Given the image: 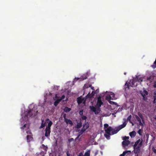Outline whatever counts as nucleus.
Returning a JSON list of instances; mask_svg holds the SVG:
<instances>
[{
	"label": "nucleus",
	"mask_w": 156,
	"mask_h": 156,
	"mask_svg": "<svg viewBox=\"0 0 156 156\" xmlns=\"http://www.w3.org/2000/svg\"><path fill=\"white\" fill-rule=\"evenodd\" d=\"M124 122L123 123L118 127H115V129H113L112 127L110 126L107 129L105 130V133L104 134V136L108 140L110 139V135L116 134L121 129L125 127L127 124L126 122V119H124Z\"/></svg>",
	"instance_id": "nucleus-1"
},
{
	"label": "nucleus",
	"mask_w": 156,
	"mask_h": 156,
	"mask_svg": "<svg viewBox=\"0 0 156 156\" xmlns=\"http://www.w3.org/2000/svg\"><path fill=\"white\" fill-rule=\"evenodd\" d=\"M103 104V102L101 99V97H99L98 98L97 102L95 107L94 106H90V108L92 111L94 112L95 114H98L101 111L100 107Z\"/></svg>",
	"instance_id": "nucleus-2"
},
{
	"label": "nucleus",
	"mask_w": 156,
	"mask_h": 156,
	"mask_svg": "<svg viewBox=\"0 0 156 156\" xmlns=\"http://www.w3.org/2000/svg\"><path fill=\"white\" fill-rule=\"evenodd\" d=\"M143 141V139H141L140 142H139L137 147L135 148V150L134 151V153L135 154H138L140 153V148L142 145Z\"/></svg>",
	"instance_id": "nucleus-3"
},
{
	"label": "nucleus",
	"mask_w": 156,
	"mask_h": 156,
	"mask_svg": "<svg viewBox=\"0 0 156 156\" xmlns=\"http://www.w3.org/2000/svg\"><path fill=\"white\" fill-rule=\"evenodd\" d=\"M140 93L143 97L144 100L145 101H146L147 99L146 96L148 94V92L147 91L144 90L143 91H140Z\"/></svg>",
	"instance_id": "nucleus-4"
},
{
	"label": "nucleus",
	"mask_w": 156,
	"mask_h": 156,
	"mask_svg": "<svg viewBox=\"0 0 156 156\" xmlns=\"http://www.w3.org/2000/svg\"><path fill=\"white\" fill-rule=\"evenodd\" d=\"M49 121V119H47L45 122H44V120L43 119H41V126L40 127V129H41L44 127L46 125V122H48V121Z\"/></svg>",
	"instance_id": "nucleus-5"
},
{
	"label": "nucleus",
	"mask_w": 156,
	"mask_h": 156,
	"mask_svg": "<svg viewBox=\"0 0 156 156\" xmlns=\"http://www.w3.org/2000/svg\"><path fill=\"white\" fill-rule=\"evenodd\" d=\"M88 74L89 73L87 72L86 73V75H83L81 76L80 78H77V80L80 79V80L82 81L86 79L87 78V76L88 75Z\"/></svg>",
	"instance_id": "nucleus-6"
},
{
	"label": "nucleus",
	"mask_w": 156,
	"mask_h": 156,
	"mask_svg": "<svg viewBox=\"0 0 156 156\" xmlns=\"http://www.w3.org/2000/svg\"><path fill=\"white\" fill-rule=\"evenodd\" d=\"M45 131V136L46 137H49L51 133V129L46 128Z\"/></svg>",
	"instance_id": "nucleus-7"
},
{
	"label": "nucleus",
	"mask_w": 156,
	"mask_h": 156,
	"mask_svg": "<svg viewBox=\"0 0 156 156\" xmlns=\"http://www.w3.org/2000/svg\"><path fill=\"white\" fill-rule=\"evenodd\" d=\"M89 126V124L88 122H87L86 121L85 122L84 124L83 125V128L85 130L87 129Z\"/></svg>",
	"instance_id": "nucleus-8"
},
{
	"label": "nucleus",
	"mask_w": 156,
	"mask_h": 156,
	"mask_svg": "<svg viewBox=\"0 0 156 156\" xmlns=\"http://www.w3.org/2000/svg\"><path fill=\"white\" fill-rule=\"evenodd\" d=\"M84 100L83 98L81 97H79L77 98V102L78 104H80L82 103Z\"/></svg>",
	"instance_id": "nucleus-9"
},
{
	"label": "nucleus",
	"mask_w": 156,
	"mask_h": 156,
	"mask_svg": "<svg viewBox=\"0 0 156 156\" xmlns=\"http://www.w3.org/2000/svg\"><path fill=\"white\" fill-rule=\"evenodd\" d=\"M33 139V138L31 135H28L27 136V142L29 143Z\"/></svg>",
	"instance_id": "nucleus-10"
},
{
	"label": "nucleus",
	"mask_w": 156,
	"mask_h": 156,
	"mask_svg": "<svg viewBox=\"0 0 156 156\" xmlns=\"http://www.w3.org/2000/svg\"><path fill=\"white\" fill-rule=\"evenodd\" d=\"M33 109H30L27 112V115H26V116H27L28 115L30 116V117H31L33 115V113H32V111Z\"/></svg>",
	"instance_id": "nucleus-11"
},
{
	"label": "nucleus",
	"mask_w": 156,
	"mask_h": 156,
	"mask_svg": "<svg viewBox=\"0 0 156 156\" xmlns=\"http://www.w3.org/2000/svg\"><path fill=\"white\" fill-rule=\"evenodd\" d=\"M140 141V139H139L133 145L134 151L135 150V148L137 147V145L139 144V143Z\"/></svg>",
	"instance_id": "nucleus-12"
},
{
	"label": "nucleus",
	"mask_w": 156,
	"mask_h": 156,
	"mask_svg": "<svg viewBox=\"0 0 156 156\" xmlns=\"http://www.w3.org/2000/svg\"><path fill=\"white\" fill-rule=\"evenodd\" d=\"M85 129H83V128L81 129L80 130V131L79 133V135L76 137V139L78 138L82 134H83V133L86 131Z\"/></svg>",
	"instance_id": "nucleus-13"
},
{
	"label": "nucleus",
	"mask_w": 156,
	"mask_h": 156,
	"mask_svg": "<svg viewBox=\"0 0 156 156\" xmlns=\"http://www.w3.org/2000/svg\"><path fill=\"white\" fill-rule=\"evenodd\" d=\"M130 141L129 140L123 141L122 142V144L123 146H128L130 144Z\"/></svg>",
	"instance_id": "nucleus-14"
},
{
	"label": "nucleus",
	"mask_w": 156,
	"mask_h": 156,
	"mask_svg": "<svg viewBox=\"0 0 156 156\" xmlns=\"http://www.w3.org/2000/svg\"><path fill=\"white\" fill-rule=\"evenodd\" d=\"M82 126V122L81 121L79 122H77V124L76 126V128L77 129H79Z\"/></svg>",
	"instance_id": "nucleus-15"
},
{
	"label": "nucleus",
	"mask_w": 156,
	"mask_h": 156,
	"mask_svg": "<svg viewBox=\"0 0 156 156\" xmlns=\"http://www.w3.org/2000/svg\"><path fill=\"white\" fill-rule=\"evenodd\" d=\"M136 135V132L135 131H133L129 133V135L131 137H134Z\"/></svg>",
	"instance_id": "nucleus-16"
},
{
	"label": "nucleus",
	"mask_w": 156,
	"mask_h": 156,
	"mask_svg": "<svg viewBox=\"0 0 156 156\" xmlns=\"http://www.w3.org/2000/svg\"><path fill=\"white\" fill-rule=\"evenodd\" d=\"M64 121L67 124H69L71 125H72L73 124L72 122L70 119H66Z\"/></svg>",
	"instance_id": "nucleus-17"
},
{
	"label": "nucleus",
	"mask_w": 156,
	"mask_h": 156,
	"mask_svg": "<svg viewBox=\"0 0 156 156\" xmlns=\"http://www.w3.org/2000/svg\"><path fill=\"white\" fill-rule=\"evenodd\" d=\"M61 100L59 98L57 99L54 102V105L55 106H56L60 102Z\"/></svg>",
	"instance_id": "nucleus-18"
},
{
	"label": "nucleus",
	"mask_w": 156,
	"mask_h": 156,
	"mask_svg": "<svg viewBox=\"0 0 156 156\" xmlns=\"http://www.w3.org/2000/svg\"><path fill=\"white\" fill-rule=\"evenodd\" d=\"M71 110V109L70 108L68 107H65L63 109L64 111L66 112H70Z\"/></svg>",
	"instance_id": "nucleus-19"
},
{
	"label": "nucleus",
	"mask_w": 156,
	"mask_h": 156,
	"mask_svg": "<svg viewBox=\"0 0 156 156\" xmlns=\"http://www.w3.org/2000/svg\"><path fill=\"white\" fill-rule=\"evenodd\" d=\"M138 116L140 118L143 122L144 121V118L142 114L140 112H139L138 113Z\"/></svg>",
	"instance_id": "nucleus-20"
},
{
	"label": "nucleus",
	"mask_w": 156,
	"mask_h": 156,
	"mask_svg": "<svg viewBox=\"0 0 156 156\" xmlns=\"http://www.w3.org/2000/svg\"><path fill=\"white\" fill-rule=\"evenodd\" d=\"M49 121V122L48 123V126L46 127V128L51 129V127L52 124V122L51 121Z\"/></svg>",
	"instance_id": "nucleus-21"
},
{
	"label": "nucleus",
	"mask_w": 156,
	"mask_h": 156,
	"mask_svg": "<svg viewBox=\"0 0 156 156\" xmlns=\"http://www.w3.org/2000/svg\"><path fill=\"white\" fill-rule=\"evenodd\" d=\"M81 117V118L80 119V121L82 122V120H84L85 121H86V120L87 119V117L86 116L83 115Z\"/></svg>",
	"instance_id": "nucleus-22"
},
{
	"label": "nucleus",
	"mask_w": 156,
	"mask_h": 156,
	"mask_svg": "<svg viewBox=\"0 0 156 156\" xmlns=\"http://www.w3.org/2000/svg\"><path fill=\"white\" fill-rule=\"evenodd\" d=\"M105 99L106 100L108 101H110L111 100H112L111 96L110 95H108L106 96Z\"/></svg>",
	"instance_id": "nucleus-23"
},
{
	"label": "nucleus",
	"mask_w": 156,
	"mask_h": 156,
	"mask_svg": "<svg viewBox=\"0 0 156 156\" xmlns=\"http://www.w3.org/2000/svg\"><path fill=\"white\" fill-rule=\"evenodd\" d=\"M90 151L88 150L86 152L83 156H90Z\"/></svg>",
	"instance_id": "nucleus-24"
},
{
	"label": "nucleus",
	"mask_w": 156,
	"mask_h": 156,
	"mask_svg": "<svg viewBox=\"0 0 156 156\" xmlns=\"http://www.w3.org/2000/svg\"><path fill=\"white\" fill-rule=\"evenodd\" d=\"M110 95L111 96L112 100L115 99V94L113 93L112 92Z\"/></svg>",
	"instance_id": "nucleus-25"
},
{
	"label": "nucleus",
	"mask_w": 156,
	"mask_h": 156,
	"mask_svg": "<svg viewBox=\"0 0 156 156\" xmlns=\"http://www.w3.org/2000/svg\"><path fill=\"white\" fill-rule=\"evenodd\" d=\"M135 117H136V119L137 121L138 122H139V123L140 122H141V120L140 119V117H139L138 116L136 115H135Z\"/></svg>",
	"instance_id": "nucleus-26"
},
{
	"label": "nucleus",
	"mask_w": 156,
	"mask_h": 156,
	"mask_svg": "<svg viewBox=\"0 0 156 156\" xmlns=\"http://www.w3.org/2000/svg\"><path fill=\"white\" fill-rule=\"evenodd\" d=\"M128 152H130L129 151H125L123 152L122 154H121L120 156H125L126 154H127Z\"/></svg>",
	"instance_id": "nucleus-27"
},
{
	"label": "nucleus",
	"mask_w": 156,
	"mask_h": 156,
	"mask_svg": "<svg viewBox=\"0 0 156 156\" xmlns=\"http://www.w3.org/2000/svg\"><path fill=\"white\" fill-rule=\"evenodd\" d=\"M151 67L153 68H156V58L155 61L154 62L153 64L151 65Z\"/></svg>",
	"instance_id": "nucleus-28"
},
{
	"label": "nucleus",
	"mask_w": 156,
	"mask_h": 156,
	"mask_svg": "<svg viewBox=\"0 0 156 156\" xmlns=\"http://www.w3.org/2000/svg\"><path fill=\"white\" fill-rule=\"evenodd\" d=\"M41 147L42 148H43V149L45 151H47V147H46L44 144H42V146H41Z\"/></svg>",
	"instance_id": "nucleus-29"
},
{
	"label": "nucleus",
	"mask_w": 156,
	"mask_h": 156,
	"mask_svg": "<svg viewBox=\"0 0 156 156\" xmlns=\"http://www.w3.org/2000/svg\"><path fill=\"white\" fill-rule=\"evenodd\" d=\"M109 127L108 125L107 124H105L104 125V128L105 129V130L107 129Z\"/></svg>",
	"instance_id": "nucleus-30"
},
{
	"label": "nucleus",
	"mask_w": 156,
	"mask_h": 156,
	"mask_svg": "<svg viewBox=\"0 0 156 156\" xmlns=\"http://www.w3.org/2000/svg\"><path fill=\"white\" fill-rule=\"evenodd\" d=\"M93 96V95L90 94V93H89L86 96V97L87 98H90L92 97Z\"/></svg>",
	"instance_id": "nucleus-31"
},
{
	"label": "nucleus",
	"mask_w": 156,
	"mask_h": 156,
	"mask_svg": "<svg viewBox=\"0 0 156 156\" xmlns=\"http://www.w3.org/2000/svg\"><path fill=\"white\" fill-rule=\"evenodd\" d=\"M56 98H59V99L61 100V101L62 100V99H63L65 98V96L64 95H63L60 98L59 97H57V96H56Z\"/></svg>",
	"instance_id": "nucleus-32"
},
{
	"label": "nucleus",
	"mask_w": 156,
	"mask_h": 156,
	"mask_svg": "<svg viewBox=\"0 0 156 156\" xmlns=\"http://www.w3.org/2000/svg\"><path fill=\"white\" fill-rule=\"evenodd\" d=\"M142 130L141 129H139L138 131V133L139 135H142Z\"/></svg>",
	"instance_id": "nucleus-33"
},
{
	"label": "nucleus",
	"mask_w": 156,
	"mask_h": 156,
	"mask_svg": "<svg viewBox=\"0 0 156 156\" xmlns=\"http://www.w3.org/2000/svg\"><path fill=\"white\" fill-rule=\"evenodd\" d=\"M125 87L128 88L129 89V84L126 83L125 84Z\"/></svg>",
	"instance_id": "nucleus-34"
},
{
	"label": "nucleus",
	"mask_w": 156,
	"mask_h": 156,
	"mask_svg": "<svg viewBox=\"0 0 156 156\" xmlns=\"http://www.w3.org/2000/svg\"><path fill=\"white\" fill-rule=\"evenodd\" d=\"M79 114L80 115V116H82L83 115V110H81L79 112Z\"/></svg>",
	"instance_id": "nucleus-35"
},
{
	"label": "nucleus",
	"mask_w": 156,
	"mask_h": 156,
	"mask_svg": "<svg viewBox=\"0 0 156 156\" xmlns=\"http://www.w3.org/2000/svg\"><path fill=\"white\" fill-rule=\"evenodd\" d=\"M131 118H132V115H130L127 118V120H128V121H130V120H131Z\"/></svg>",
	"instance_id": "nucleus-36"
},
{
	"label": "nucleus",
	"mask_w": 156,
	"mask_h": 156,
	"mask_svg": "<svg viewBox=\"0 0 156 156\" xmlns=\"http://www.w3.org/2000/svg\"><path fill=\"white\" fill-rule=\"evenodd\" d=\"M108 102L110 104L112 105H115V102L111 101V100L109 101Z\"/></svg>",
	"instance_id": "nucleus-37"
},
{
	"label": "nucleus",
	"mask_w": 156,
	"mask_h": 156,
	"mask_svg": "<svg viewBox=\"0 0 156 156\" xmlns=\"http://www.w3.org/2000/svg\"><path fill=\"white\" fill-rule=\"evenodd\" d=\"M129 137L125 136L124 137L123 139L126 140L129 139Z\"/></svg>",
	"instance_id": "nucleus-38"
},
{
	"label": "nucleus",
	"mask_w": 156,
	"mask_h": 156,
	"mask_svg": "<svg viewBox=\"0 0 156 156\" xmlns=\"http://www.w3.org/2000/svg\"><path fill=\"white\" fill-rule=\"evenodd\" d=\"M63 117L64 119V120H65L66 119H67L66 118V114H64L63 115Z\"/></svg>",
	"instance_id": "nucleus-39"
},
{
	"label": "nucleus",
	"mask_w": 156,
	"mask_h": 156,
	"mask_svg": "<svg viewBox=\"0 0 156 156\" xmlns=\"http://www.w3.org/2000/svg\"><path fill=\"white\" fill-rule=\"evenodd\" d=\"M77 156H83V153L82 152H80Z\"/></svg>",
	"instance_id": "nucleus-40"
},
{
	"label": "nucleus",
	"mask_w": 156,
	"mask_h": 156,
	"mask_svg": "<svg viewBox=\"0 0 156 156\" xmlns=\"http://www.w3.org/2000/svg\"><path fill=\"white\" fill-rule=\"evenodd\" d=\"M89 87H91L92 90H94V87H92L91 85H89Z\"/></svg>",
	"instance_id": "nucleus-41"
},
{
	"label": "nucleus",
	"mask_w": 156,
	"mask_h": 156,
	"mask_svg": "<svg viewBox=\"0 0 156 156\" xmlns=\"http://www.w3.org/2000/svg\"><path fill=\"white\" fill-rule=\"evenodd\" d=\"M139 124L140 126H142V127H143L144 126V125L141 122H140L139 123Z\"/></svg>",
	"instance_id": "nucleus-42"
},
{
	"label": "nucleus",
	"mask_w": 156,
	"mask_h": 156,
	"mask_svg": "<svg viewBox=\"0 0 156 156\" xmlns=\"http://www.w3.org/2000/svg\"><path fill=\"white\" fill-rule=\"evenodd\" d=\"M27 133L28 134H32V133L30 131H27Z\"/></svg>",
	"instance_id": "nucleus-43"
},
{
	"label": "nucleus",
	"mask_w": 156,
	"mask_h": 156,
	"mask_svg": "<svg viewBox=\"0 0 156 156\" xmlns=\"http://www.w3.org/2000/svg\"><path fill=\"white\" fill-rule=\"evenodd\" d=\"M26 126V124H24L23 127H21V129H23Z\"/></svg>",
	"instance_id": "nucleus-44"
},
{
	"label": "nucleus",
	"mask_w": 156,
	"mask_h": 156,
	"mask_svg": "<svg viewBox=\"0 0 156 156\" xmlns=\"http://www.w3.org/2000/svg\"><path fill=\"white\" fill-rule=\"evenodd\" d=\"M66 154H67V156H70V154L69 153V151H67V152H66Z\"/></svg>",
	"instance_id": "nucleus-45"
},
{
	"label": "nucleus",
	"mask_w": 156,
	"mask_h": 156,
	"mask_svg": "<svg viewBox=\"0 0 156 156\" xmlns=\"http://www.w3.org/2000/svg\"><path fill=\"white\" fill-rule=\"evenodd\" d=\"M142 80H141V78H140L139 80H138V81L139 82L142 81Z\"/></svg>",
	"instance_id": "nucleus-46"
},
{
	"label": "nucleus",
	"mask_w": 156,
	"mask_h": 156,
	"mask_svg": "<svg viewBox=\"0 0 156 156\" xmlns=\"http://www.w3.org/2000/svg\"><path fill=\"white\" fill-rule=\"evenodd\" d=\"M129 121V122H130V123H131V124H132V125L133 126V125H134V124L133 123V122H132L131 121V120H130V121Z\"/></svg>",
	"instance_id": "nucleus-47"
},
{
	"label": "nucleus",
	"mask_w": 156,
	"mask_h": 156,
	"mask_svg": "<svg viewBox=\"0 0 156 156\" xmlns=\"http://www.w3.org/2000/svg\"><path fill=\"white\" fill-rule=\"evenodd\" d=\"M153 104H155L156 103V100L154 99L153 101Z\"/></svg>",
	"instance_id": "nucleus-48"
},
{
	"label": "nucleus",
	"mask_w": 156,
	"mask_h": 156,
	"mask_svg": "<svg viewBox=\"0 0 156 156\" xmlns=\"http://www.w3.org/2000/svg\"><path fill=\"white\" fill-rule=\"evenodd\" d=\"M153 151L155 153H156V150L155 149H153Z\"/></svg>",
	"instance_id": "nucleus-49"
},
{
	"label": "nucleus",
	"mask_w": 156,
	"mask_h": 156,
	"mask_svg": "<svg viewBox=\"0 0 156 156\" xmlns=\"http://www.w3.org/2000/svg\"><path fill=\"white\" fill-rule=\"evenodd\" d=\"M153 97H154V99H155V100H156V96H154Z\"/></svg>",
	"instance_id": "nucleus-50"
},
{
	"label": "nucleus",
	"mask_w": 156,
	"mask_h": 156,
	"mask_svg": "<svg viewBox=\"0 0 156 156\" xmlns=\"http://www.w3.org/2000/svg\"><path fill=\"white\" fill-rule=\"evenodd\" d=\"M151 78V77H149L147 78V80H149Z\"/></svg>",
	"instance_id": "nucleus-51"
},
{
	"label": "nucleus",
	"mask_w": 156,
	"mask_h": 156,
	"mask_svg": "<svg viewBox=\"0 0 156 156\" xmlns=\"http://www.w3.org/2000/svg\"><path fill=\"white\" fill-rule=\"evenodd\" d=\"M38 111H37L36 112V113H38ZM36 114H34V116H35L36 115Z\"/></svg>",
	"instance_id": "nucleus-52"
},
{
	"label": "nucleus",
	"mask_w": 156,
	"mask_h": 156,
	"mask_svg": "<svg viewBox=\"0 0 156 156\" xmlns=\"http://www.w3.org/2000/svg\"><path fill=\"white\" fill-rule=\"evenodd\" d=\"M154 87L155 88H156V85H154Z\"/></svg>",
	"instance_id": "nucleus-53"
},
{
	"label": "nucleus",
	"mask_w": 156,
	"mask_h": 156,
	"mask_svg": "<svg viewBox=\"0 0 156 156\" xmlns=\"http://www.w3.org/2000/svg\"><path fill=\"white\" fill-rule=\"evenodd\" d=\"M154 119H156V115L154 117Z\"/></svg>",
	"instance_id": "nucleus-54"
},
{
	"label": "nucleus",
	"mask_w": 156,
	"mask_h": 156,
	"mask_svg": "<svg viewBox=\"0 0 156 156\" xmlns=\"http://www.w3.org/2000/svg\"><path fill=\"white\" fill-rule=\"evenodd\" d=\"M85 101H83V103H85Z\"/></svg>",
	"instance_id": "nucleus-55"
},
{
	"label": "nucleus",
	"mask_w": 156,
	"mask_h": 156,
	"mask_svg": "<svg viewBox=\"0 0 156 156\" xmlns=\"http://www.w3.org/2000/svg\"><path fill=\"white\" fill-rule=\"evenodd\" d=\"M97 154V153H95V155H96Z\"/></svg>",
	"instance_id": "nucleus-56"
},
{
	"label": "nucleus",
	"mask_w": 156,
	"mask_h": 156,
	"mask_svg": "<svg viewBox=\"0 0 156 156\" xmlns=\"http://www.w3.org/2000/svg\"><path fill=\"white\" fill-rule=\"evenodd\" d=\"M124 75H126V73H124Z\"/></svg>",
	"instance_id": "nucleus-57"
},
{
	"label": "nucleus",
	"mask_w": 156,
	"mask_h": 156,
	"mask_svg": "<svg viewBox=\"0 0 156 156\" xmlns=\"http://www.w3.org/2000/svg\"><path fill=\"white\" fill-rule=\"evenodd\" d=\"M71 140H73V138H71Z\"/></svg>",
	"instance_id": "nucleus-58"
},
{
	"label": "nucleus",
	"mask_w": 156,
	"mask_h": 156,
	"mask_svg": "<svg viewBox=\"0 0 156 156\" xmlns=\"http://www.w3.org/2000/svg\"><path fill=\"white\" fill-rule=\"evenodd\" d=\"M88 87H87V88H88Z\"/></svg>",
	"instance_id": "nucleus-59"
}]
</instances>
